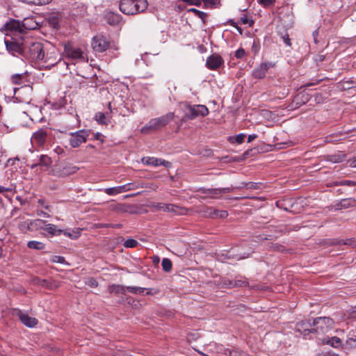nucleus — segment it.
<instances>
[{
  "label": "nucleus",
  "instance_id": "obj_30",
  "mask_svg": "<svg viewBox=\"0 0 356 356\" xmlns=\"http://www.w3.org/2000/svg\"><path fill=\"white\" fill-rule=\"evenodd\" d=\"M218 284L219 286L222 288L232 289L234 288V280H230L226 277H223L220 279Z\"/></svg>",
  "mask_w": 356,
  "mask_h": 356
},
{
  "label": "nucleus",
  "instance_id": "obj_35",
  "mask_svg": "<svg viewBox=\"0 0 356 356\" xmlns=\"http://www.w3.org/2000/svg\"><path fill=\"white\" fill-rule=\"evenodd\" d=\"M162 268L165 272H170L172 269V261L168 258H163L162 260Z\"/></svg>",
  "mask_w": 356,
  "mask_h": 356
},
{
  "label": "nucleus",
  "instance_id": "obj_17",
  "mask_svg": "<svg viewBox=\"0 0 356 356\" xmlns=\"http://www.w3.org/2000/svg\"><path fill=\"white\" fill-rule=\"evenodd\" d=\"M131 185L132 184L129 183L117 187L107 188L104 189V192L108 195H114L131 190Z\"/></svg>",
  "mask_w": 356,
  "mask_h": 356
},
{
  "label": "nucleus",
  "instance_id": "obj_48",
  "mask_svg": "<svg viewBox=\"0 0 356 356\" xmlns=\"http://www.w3.org/2000/svg\"><path fill=\"white\" fill-rule=\"evenodd\" d=\"M183 2L188 5H194L199 6L202 3V0H182Z\"/></svg>",
  "mask_w": 356,
  "mask_h": 356
},
{
  "label": "nucleus",
  "instance_id": "obj_25",
  "mask_svg": "<svg viewBox=\"0 0 356 356\" xmlns=\"http://www.w3.org/2000/svg\"><path fill=\"white\" fill-rule=\"evenodd\" d=\"M197 105H188L186 107V117L188 119H194L198 117Z\"/></svg>",
  "mask_w": 356,
  "mask_h": 356
},
{
  "label": "nucleus",
  "instance_id": "obj_4",
  "mask_svg": "<svg viewBox=\"0 0 356 356\" xmlns=\"http://www.w3.org/2000/svg\"><path fill=\"white\" fill-rule=\"evenodd\" d=\"M24 57L32 61H39L44 59V51L40 42H26Z\"/></svg>",
  "mask_w": 356,
  "mask_h": 356
},
{
  "label": "nucleus",
  "instance_id": "obj_55",
  "mask_svg": "<svg viewBox=\"0 0 356 356\" xmlns=\"http://www.w3.org/2000/svg\"><path fill=\"white\" fill-rule=\"evenodd\" d=\"M343 186H356V181L352 180H343L341 183Z\"/></svg>",
  "mask_w": 356,
  "mask_h": 356
},
{
  "label": "nucleus",
  "instance_id": "obj_10",
  "mask_svg": "<svg viewBox=\"0 0 356 356\" xmlns=\"http://www.w3.org/2000/svg\"><path fill=\"white\" fill-rule=\"evenodd\" d=\"M273 67L274 64L270 62L262 63L253 70L252 76L255 79H263L268 70Z\"/></svg>",
  "mask_w": 356,
  "mask_h": 356
},
{
  "label": "nucleus",
  "instance_id": "obj_23",
  "mask_svg": "<svg viewBox=\"0 0 356 356\" xmlns=\"http://www.w3.org/2000/svg\"><path fill=\"white\" fill-rule=\"evenodd\" d=\"M22 30H34L38 26V24L32 17H27L24 19L22 22Z\"/></svg>",
  "mask_w": 356,
  "mask_h": 356
},
{
  "label": "nucleus",
  "instance_id": "obj_32",
  "mask_svg": "<svg viewBox=\"0 0 356 356\" xmlns=\"http://www.w3.org/2000/svg\"><path fill=\"white\" fill-rule=\"evenodd\" d=\"M31 225L35 229H44V225H46V221L41 219H35L31 221Z\"/></svg>",
  "mask_w": 356,
  "mask_h": 356
},
{
  "label": "nucleus",
  "instance_id": "obj_31",
  "mask_svg": "<svg viewBox=\"0 0 356 356\" xmlns=\"http://www.w3.org/2000/svg\"><path fill=\"white\" fill-rule=\"evenodd\" d=\"M22 2L35 6H43L49 4L52 0H19Z\"/></svg>",
  "mask_w": 356,
  "mask_h": 356
},
{
  "label": "nucleus",
  "instance_id": "obj_18",
  "mask_svg": "<svg viewBox=\"0 0 356 356\" xmlns=\"http://www.w3.org/2000/svg\"><path fill=\"white\" fill-rule=\"evenodd\" d=\"M199 192L204 196L202 197V199L207 197L217 198L218 195H221L220 188H200Z\"/></svg>",
  "mask_w": 356,
  "mask_h": 356
},
{
  "label": "nucleus",
  "instance_id": "obj_2",
  "mask_svg": "<svg viewBox=\"0 0 356 356\" xmlns=\"http://www.w3.org/2000/svg\"><path fill=\"white\" fill-rule=\"evenodd\" d=\"M174 117V113L170 112L159 118L151 119L144 127H142L141 133L148 134L152 131L159 130L172 121Z\"/></svg>",
  "mask_w": 356,
  "mask_h": 356
},
{
  "label": "nucleus",
  "instance_id": "obj_58",
  "mask_svg": "<svg viewBox=\"0 0 356 356\" xmlns=\"http://www.w3.org/2000/svg\"><path fill=\"white\" fill-rule=\"evenodd\" d=\"M37 215L40 216L49 217V215L47 213L44 212L42 210H38Z\"/></svg>",
  "mask_w": 356,
  "mask_h": 356
},
{
  "label": "nucleus",
  "instance_id": "obj_20",
  "mask_svg": "<svg viewBox=\"0 0 356 356\" xmlns=\"http://www.w3.org/2000/svg\"><path fill=\"white\" fill-rule=\"evenodd\" d=\"M142 162L147 165H153V166H159V165H164L167 166L166 163H168V161H165L161 159H156L154 157H144L142 159Z\"/></svg>",
  "mask_w": 356,
  "mask_h": 356
},
{
  "label": "nucleus",
  "instance_id": "obj_37",
  "mask_svg": "<svg viewBox=\"0 0 356 356\" xmlns=\"http://www.w3.org/2000/svg\"><path fill=\"white\" fill-rule=\"evenodd\" d=\"M337 244L341 245H346L350 247L355 248L356 247V239L355 238H348L346 240L339 241Z\"/></svg>",
  "mask_w": 356,
  "mask_h": 356
},
{
  "label": "nucleus",
  "instance_id": "obj_46",
  "mask_svg": "<svg viewBox=\"0 0 356 356\" xmlns=\"http://www.w3.org/2000/svg\"><path fill=\"white\" fill-rule=\"evenodd\" d=\"M51 261L54 263H60V264H63L65 261V258L63 257L57 256V255L53 256L51 259Z\"/></svg>",
  "mask_w": 356,
  "mask_h": 356
},
{
  "label": "nucleus",
  "instance_id": "obj_54",
  "mask_svg": "<svg viewBox=\"0 0 356 356\" xmlns=\"http://www.w3.org/2000/svg\"><path fill=\"white\" fill-rule=\"evenodd\" d=\"M346 343L348 344H349L350 346H356V336L355 337H349L347 341H346Z\"/></svg>",
  "mask_w": 356,
  "mask_h": 356
},
{
  "label": "nucleus",
  "instance_id": "obj_29",
  "mask_svg": "<svg viewBox=\"0 0 356 356\" xmlns=\"http://www.w3.org/2000/svg\"><path fill=\"white\" fill-rule=\"evenodd\" d=\"M27 247L30 249L42 250L45 248V245L40 241H30L27 243Z\"/></svg>",
  "mask_w": 356,
  "mask_h": 356
},
{
  "label": "nucleus",
  "instance_id": "obj_11",
  "mask_svg": "<svg viewBox=\"0 0 356 356\" xmlns=\"http://www.w3.org/2000/svg\"><path fill=\"white\" fill-rule=\"evenodd\" d=\"M17 316L19 318L22 323L28 327H33L38 324V320L30 316L28 314L18 310L16 314Z\"/></svg>",
  "mask_w": 356,
  "mask_h": 356
},
{
  "label": "nucleus",
  "instance_id": "obj_43",
  "mask_svg": "<svg viewBox=\"0 0 356 356\" xmlns=\"http://www.w3.org/2000/svg\"><path fill=\"white\" fill-rule=\"evenodd\" d=\"M95 120L102 124H107L108 122L106 120V116L103 113L99 112L95 115Z\"/></svg>",
  "mask_w": 356,
  "mask_h": 356
},
{
  "label": "nucleus",
  "instance_id": "obj_57",
  "mask_svg": "<svg viewBox=\"0 0 356 356\" xmlns=\"http://www.w3.org/2000/svg\"><path fill=\"white\" fill-rule=\"evenodd\" d=\"M273 249L275 250H277V251H279V252H283L284 251V248L281 245H278V244H275L273 246Z\"/></svg>",
  "mask_w": 356,
  "mask_h": 356
},
{
  "label": "nucleus",
  "instance_id": "obj_1",
  "mask_svg": "<svg viewBox=\"0 0 356 356\" xmlns=\"http://www.w3.org/2000/svg\"><path fill=\"white\" fill-rule=\"evenodd\" d=\"M148 7L147 0H120L119 2L120 10L127 15H134L142 13Z\"/></svg>",
  "mask_w": 356,
  "mask_h": 356
},
{
  "label": "nucleus",
  "instance_id": "obj_14",
  "mask_svg": "<svg viewBox=\"0 0 356 356\" xmlns=\"http://www.w3.org/2000/svg\"><path fill=\"white\" fill-rule=\"evenodd\" d=\"M223 63V59L220 55L213 54L207 59V66L210 70H216Z\"/></svg>",
  "mask_w": 356,
  "mask_h": 356
},
{
  "label": "nucleus",
  "instance_id": "obj_42",
  "mask_svg": "<svg viewBox=\"0 0 356 356\" xmlns=\"http://www.w3.org/2000/svg\"><path fill=\"white\" fill-rule=\"evenodd\" d=\"M248 286V282L247 281L246 279H237V280H234V288L236 287H244V286Z\"/></svg>",
  "mask_w": 356,
  "mask_h": 356
},
{
  "label": "nucleus",
  "instance_id": "obj_5",
  "mask_svg": "<svg viewBox=\"0 0 356 356\" xmlns=\"http://www.w3.org/2000/svg\"><path fill=\"white\" fill-rule=\"evenodd\" d=\"M64 55L69 59L87 62L88 58L81 48L76 47L70 43L64 44Z\"/></svg>",
  "mask_w": 356,
  "mask_h": 356
},
{
  "label": "nucleus",
  "instance_id": "obj_13",
  "mask_svg": "<svg viewBox=\"0 0 356 356\" xmlns=\"http://www.w3.org/2000/svg\"><path fill=\"white\" fill-rule=\"evenodd\" d=\"M203 213L207 217L212 218H225L228 216V212L225 210H218L213 207H207Z\"/></svg>",
  "mask_w": 356,
  "mask_h": 356
},
{
  "label": "nucleus",
  "instance_id": "obj_15",
  "mask_svg": "<svg viewBox=\"0 0 356 356\" xmlns=\"http://www.w3.org/2000/svg\"><path fill=\"white\" fill-rule=\"evenodd\" d=\"M47 136V131L41 129L33 134L31 138L32 143H35L38 146H42L44 144Z\"/></svg>",
  "mask_w": 356,
  "mask_h": 356
},
{
  "label": "nucleus",
  "instance_id": "obj_16",
  "mask_svg": "<svg viewBox=\"0 0 356 356\" xmlns=\"http://www.w3.org/2000/svg\"><path fill=\"white\" fill-rule=\"evenodd\" d=\"M35 284L42 286L43 287H45L46 289H48L49 290H54L59 287L60 284L58 282L53 280H44V279H40L37 278L35 280Z\"/></svg>",
  "mask_w": 356,
  "mask_h": 356
},
{
  "label": "nucleus",
  "instance_id": "obj_52",
  "mask_svg": "<svg viewBox=\"0 0 356 356\" xmlns=\"http://www.w3.org/2000/svg\"><path fill=\"white\" fill-rule=\"evenodd\" d=\"M234 188H235L233 186L226 187V188H220L221 195L224 194V193H230V192L233 191Z\"/></svg>",
  "mask_w": 356,
  "mask_h": 356
},
{
  "label": "nucleus",
  "instance_id": "obj_26",
  "mask_svg": "<svg viewBox=\"0 0 356 356\" xmlns=\"http://www.w3.org/2000/svg\"><path fill=\"white\" fill-rule=\"evenodd\" d=\"M52 161L47 155H41L39 159V163L33 164L31 168H35L38 165L49 167L51 165Z\"/></svg>",
  "mask_w": 356,
  "mask_h": 356
},
{
  "label": "nucleus",
  "instance_id": "obj_9",
  "mask_svg": "<svg viewBox=\"0 0 356 356\" xmlns=\"http://www.w3.org/2000/svg\"><path fill=\"white\" fill-rule=\"evenodd\" d=\"M110 46L109 41L103 35L95 36L92 41V47L97 52H103Z\"/></svg>",
  "mask_w": 356,
  "mask_h": 356
},
{
  "label": "nucleus",
  "instance_id": "obj_27",
  "mask_svg": "<svg viewBox=\"0 0 356 356\" xmlns=\"http://www.w3.org/2000/svg\"><path fill=\"white\" fill-rule=\"evenodd\" d=\"M323 343L328 344L334 348H339L341 346V340L337 337H333L332 338L324 339Z\"/></svg>",
  "mask_w": 356,
  "mask_h": 356
},
{
  "label": "nucleus",
  "instance_id": "obj_19",
  "mask_svg": "<svg viewBox=\"0 0 356 356\" xmlns=\"http://www.w3.org/2000/svg\"><path fill=\"white\" fill-rule=\"evenodd\" d=\"M356 200L354 198H346L341 200L334 207L336 210L348 209L355 205Z\"/></svg>",
  "mask_w": 356,
  "mask_h": 356
},
{
  "label": "nucleus",
  "instance_id": "obj_33",
  "mask_svg": "<svg viewBox=\"0 0 356 356\" xmlns=\"http://www.w3.org/2000/svg\"><path fill=\"white\" fill-rule=\"evenodd\" d=\"M243 187H245L248 189H259L260 188V184L256 182H248V183H242V186L236 187V188H241Z\"/></svg>",
  "mask_w": 356,
  "mask_h": 356
},
{
  "label": "nucleus",
  "instance_id": "obj_40",
  "mask_svg": "<svg viewBox=\"0 0 356 356\" xmlns=\"http://www.w3.org/2000/svg\"><path fill=\"white\" fill-rule=\"evenodd\" d=\"M78 169H79V168H77L76 166L65 167L63 168V170L62 171V174L63 175H71V174L76 172L78 170Z\"/></svg>",
  "mask_w": 356,
  "mask_h": 356
},
{
  "label": "nucleus",
  "instance_id": "obj_45",
  "mask_svg": "<svg viewBox=\"0 0 356 356\" xmlns=\"http://www.w3.org/2000/svg\"><path fill=\"white\" fill-rule=\"evenodd\" d=\"M22 74H14L11 77L12 82L14 84L19 85L22 83Z\"/></svg>",
  "mask_w": 356,
  "mask_h": 356
},
{
  "label": "nucleus",
  "instance_id": "obj_44",
  "mask_svg": "<svg viewBox=\"0 0 356 356\" xmlns=\"http://www.w3.org/2000/svg\"><path fill=\"white\" fill-rule=\"evenodd\" d=\"M62 234H63L65 236H66L69 238H73V239L78 238L81 234L80 231H76V232H73L72 233H71L68 231H65V230H63Z\"/></svg>",
  "mask_w": 356,
  "mask_h": 356
},
{
  "label": "nucleus",
  "instance_id": "obj_8",
  "mask_svg": "<svg viewBox=\"0 0 356 356\" xmlns=\"http://www.w3.org/2000/svg\"><path fill=\"white\" fill-rule=\"evenodd\" d=\"M295 330L306 339L313 337L312 323L309 321H301L296 323Z\"/></svg>",
  "mask_w": 356,
  "mask_h": 356
},
{
  "label": "nucleus",
  "instance_id": "obj_64",
  "mask_svg": "<svg viewBox=\"0 0 356 356\" xmlns=\"http://www.w3.org/2000/svg\"><path fill=\"white\" fill-rule=\"evenodd\" d=\"M341 183H343V181H335L333 183V185L334 186H343L342 184Z\"/></svg>",
  "mask_w": 356,
  "mask_h": 356
},
{
  "label": "nucleus",
  "instance_id": "obj_41",
  "mask_svg": "<svg viewBox=\"0 0 356 356\" xmlns=\"http://www.w3.org/2000/svg\"><path fill=\"white\" fill-rule=\"evenodd\" d=\"M138 245V242L136 240L133 239V238H129V239L126 240L123 244V245L125 248H135Z\"/></svg>",
  "mask_w": 356,
  "mask_h": 356
},
{
  "label": "nucleus",
  "instance_id": "obj_60",
  "mask_svg": "<svg viewBox=\"0 0 356 356\" xmlns=\"http://www.w3.org/2000/svg\"><path fill=\"white\" fill-rule=\"evenodd\" d=\"M257 137V136L256 134H252V135H249L248 136V143H250L252 142L253 140H254Z\"/></svg>",
  "mask_w": 356,
  "mask_h": 356
},
{
  "label": "nucleus",
  "instance_id": "obj_47",
  "mask_svg": "<svg viewBox=\"0 0 356 356\" xmlns=\"http://www.w3.org/2000/svg\"><path fill=\"white\" fill-rule=\"evenodd\" d=\"M202 2L205 6L211 8L216 6L219 2V0H202Z\"/></svg>",
  "mask_w": 356,
  "mask_h": 356
},
{
  "label": "nucleus",
  "instance_id": "obj_3",
  "mask_svg": "<svg viewBox=\"0 0 356 356\" xmlns=\"http://www.w3.org/2000/svg\"><path fill=\"white\" fill-rule=\"evenodd\" d=\"M334 321L327 316L314 318L312 321L313 334L323 335L333 329Z\"/></svg>",
  "mask_w": 356,
  "mask_h": 356
},
{
  "label": "nucleus",
  "instance_id": "obj_38",
  "mask_svg": "<svg viewBox=\"0 0 356 356\" xmlns=\"http://www.w3.org/2000/svg\"><path fill=\"white\" fill-rule=\"evenodd\" d=\"M188 12H192L195 14V16L200 18L203 22H204L207 17V13L197 10L196 8H191L188 10Z\"/></svg>",
  "mask_w": 356,
  "mask_h": 356
},
{
  "label": "nucleus",
  "instance_id": "obj_6",
  "mask_svg": "<svg viewBox=\"0 0 356 356\" xmlns=\"http://www.w3.org/2000/svg\"><path fill=\"white\" fill-rule=\"evenodd\" d=\"M6 50L13 55L16 54L24 56L26 43L20 42L13 38L4 40Z\"/></svg>",
  "mask_w": 356,
  "mask_h": 356
},
{
  "label": "nucleus",
  "instance_id": "obj_59",
  "mask_svg": "<svg viewBox=\"0 0 356 356\" xmlns=\"http://www.w3.org/2000/svg\"><path fill=\"white\" fill-rule=\"evenodd\" d=\"M38 204L41 206H43L45 209H49V205L44 204V200L42 199H40L38 201Z\"/></svg>",
  "mask_w": 356,
  "mask_h": 356
},
{
  "label": "nucleus",
  "instance_id": "obj_36",
  "mask_svg": "<svg viewBox=\"0 0 356 356\" xmlns=\"http://www.w3.org/2000/svg\"><path fill=\"white\" fill-rule=\"evenodd\" d=\"M19 229L24 233L27 232L28 231H31L32 226L30 222H21L18 225Z\"/></svg>",
  "mask_w": 356,
  "mask_h": 356
},
{
  "label": "nucleus",
  "instance_id": "obj_61",
  "mask_svg": "<svg viewBox=\"0 0 356 356\" xmlns=\"http://www.w3.org/2000/svg\"><path fill=\"white\" fill-rule=\"evenodd\" d=\"M10 189L9 188H5L3 186H0V193H3L4 192L10 191Z\"/></svg>",
  "mask_w": 356,
  "mask_h": 356
},
{
  "label": "nucleus",
  "instance_id": "obj_7",
  "mask_svg": "<svg viewBox=\"0 0 356 356\" xmlns=\"http://www.w3.org/2000/svg\"><path fill=\"white\" fill-rule=\"evenodd\" d=\"M89 134L86 130H79L70 134L69 143L72 147H79L82 143H86Z\"/></svg>",
  "mask_w": 356,
  "mask_h": 356
},
{
  "label": "nucleus",
  "instance_id": "obj_12",
  "mask_svg": "<svg viewBox=\"0 0 356 356\" xmlns=\"http://www.w3.org/2000/svg\"><path fill=\"white\" fill-rule=\"evenodd\" d=\"M2 29L6 32V35H8L10 32H23L22 23L15 19L9 20L3 25Z\"/></svg>",
  "mask_w": 356,
  "mask_h": 356
},
{
  "label": "nucleus",
  "instance_id": "obj_39",
  "mask_svg": "<svg viewBox=\"0 0 356 356\" xmlns=\"http://www.w3.org/2000/svg\"><path fill=\"white\" fill-rule=\"evenodd\" d=\"M197 109L198 110V116H207L209 114V109L204 105L198 104Z\"/></svg>",
  "mask_w": 356,
  "mask_h": 356
},
{
  "label": "nucleus",
  "instance_id": "obj_63",
  "mask_svg": "<svg viewBox=\"0 0 356 356\" xmlns=\"http://www.w3.org/2000/svg\"><path fill=\"white\" fill-rule=\"evenodd\" d=\"M121 226L122 225L120 224L106 225L107 227H116V228H120V227H121Z\"/></svg>",
  "mask_w": 356,
  "mask_h": 356
},
{
  "label": "nucleus",
  "instance_id": "obj_62",
  "mask_svg": "<svg viewBox=\"0 0 356 356\" xmlns=\"http://www.w3.org/2000/svg\"><path fill=\"white\" fill-rule=\"evenodd\" d=\"M227 24H229V25H231L233 27L237 26V24L233 19L228 20Z\"/></svg>",
  "mask_w": 356,
  "mask_h": 356
},
{
  "label": "nucleus",
  "instance_id": "obj_21",
  "mask_svg": "<svg viewBox=\"0 0 356 356\" xmlns=\"http://www.w3.org/2000/svg\"><path fill=\"white\" fill-rule=\"evenodd\" d=\"M159 209L164 211L172 212L175 213H183L185 210L184 208L179 207L172 204H161L159 206Z\"/></svg>",
  "mask_w": 356,
  "mask_h": 356
},
{
  "label": "nucleus",
  "instance_id": "obj_56",
  "mask_svg": "<svg viewBox=\"0 0 356 356\" xmlns=\"http://www.w3.org/2000/svg\"><path fill=\"white\" fill-rule=\"evenodd\" d=\"M282 39H283V41L287 45V46H291V40H290V38H289V36L288 34H286V35H284L282 36Z\"/></svg>",
  "mask_w": 356,
  "mask_h": 356
},
{
  "label": "nucleus",
  "instance_id": "obj_34",
  "mask_svg": "<svg viewBox=\"0 0 356 356\" xmlns=\"http://www.w3.org/2000/svg\"><path fill=\"white\" fill-rule=\"evenodd\" d=\"M145 290L146 288L139 287V286H127V291L134 294H141Z\"/></svg>",
  "mask_w": 356,
  "mask_h": 356
},
{
  "label": "nucleus",
  "instance_id": "obj_49",
  "mask_svg": "<svg viewBox=\"0 0 356 356\" xmlns=\"http://www.w3.org/2000/svg\"><path fill=\"white\" fill-rule=\"evenodd\" d=\"M245 55V51L243 48H239L235 52V56L237 58H242Z\"/></svg>",
  "mask_w": 356,
  "mask_h": 356
},
{
  "label": "nucleus",
  "instance_id": "obj_28",
  "mask_svg": "<svg viewBox=\"0 0 356 356\" xmlns=\"http://www.w3.org/2000/svg\"><path fill=\"white\" fill-rule=\"evenodd\" d=\"M110 293H113L116 295L118 294H125L127 291V287L120 285V284H112L109 286L108 288Z\"/></svg>",
  "mask_w": 356,
  "mask_h": 356
},
{
  "label": "nucleus",
  "instance_id": "obj_51",
  "mask_svg": "<svg viewBox=\"0 0 356 356\" xmlns=\"http://www.w3.org/2000/svg\"><path fill=\"white\" fill-rule=\"evenodd\" d=\"M245 138V135L244 134H239L236 136V142L238 144H241Z\"/></svg>",
  "mask_w": 356,
  "mask_h": 356
},
{
  "label": "nucleus",
  "instance_id": "obj_24",
  "mask_svg": "<svg viewBox=\"0 0 356 356\" xmlns=\"http://www.w3.org/2000/svg\"><path fill=\"white\" fill-rule=\"evenodd\" d=\"M44 230L46 231L51 236H59L63 232V229H58L56 225L48 223L44 225Z\"/></svg>",
  "mask_w": 356,
  "mask_h": 356
},
{
  "label": "nucleus",
  "instance_id": "obj_53",
  "mask_svg": "<svg viewBox=\"0 0 356 356\" xmlns=\"http://www.w3.org/2000/svg\"><path fill=\"white\" fill-rule=\"evenodd\" d=\"M258 2L264 6H270L273 4L275 0H257Z\"/></svg>",
  "mask_w": 356,
  "mask_h": 356
},
{
  "label": "nucleus",
  "instance_id": "obj_22",
  "mask_svg": "<svg viewBox=\"0 0 356 356\" xmlns=\"http://www.w3.org/2000/svg\"><path fill=\"white\" fill-rule=\"evenodd\" d=\"M105 18L106 22L111 25L118 24L122 19V17L119 14L113 12L107 13L105 15Z\"/></svg>",
  "mask_w": 356,
  "mask_h": 356
},
{
  "label": "nucleus",
  "instance_id": "obj_50",
  "mask_svg": "<svg viewBox=\"0 0 356 356\" xmlns=\"http://www.w3.org/2000/svg\"><path fill=\"white\" fill-rule=\"evenodd\" d=\"M241 22L243 24H248L250 26H252L254 24V22L252 20H250L247 16L244 15L243 17H241Z\"/></svg>",
  "mask_w": 356,
  "mask_h": 356
}]
</instances>
